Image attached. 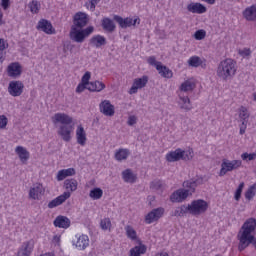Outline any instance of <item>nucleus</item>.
I'll use <instances>...</instances> for the list:
<instances>
[{"instance_id":"obj_3","label":"nucleus","mask_w":256,"mask_h":256,"mask_svg":"<svg viewBox=\"0 0 256 256\" xmlns=\"http://www.w3.org/2000/svg\"><path fill=\"white\" fill-rule=\"evenodd\" d=\"M184 189H178L170 195V201L172 203H183L189 195L195 193L197 189V180H187L183 182Z\"/></svg>"},{"instance_id":"obj_22","label":"nucleus","mask_w":256,"mask_h":256,"mask_svg":"<svg viewBox=\"0 0 256 256\" xmlns=\"http://www.w3.org/2000/svg\"><path fill=\"white\" fill-rule=\"evenodd\" d=\"M178 105L182 111L189 112L193 109V104L189 96H179Z\"/></svg>"},{"instance_id":"obj_49","label":"nucleus","mask_w":256,"mask_h":256,"mask_svg":"<svg viewBox=\"0 0 256 256\" xmlns=\"http://www.w3.org/2000/svg\"><path fill=\"white\" fill-rule=\"evenodd\" d=\"M0 5L4 11H7L11 7V0H1Z\"/></svg>"},{"instance_id":"obj_26","label":"nucleus","mask_w":256,"mask_h":256,"mask_svg":"<svg viewBox=\"0 0 256 256\" xmlns=\"http://www.w3.org/2000/svg\"><path fill=\"white\" fill-rule=\"evenodd\" d=\"M75 170L74 168H67V169H62L58 171L56 179L57 181H63L67 179V177H73L75 175Z\"/></svg>"},{"instance_id":"obj_13","label":"nucleus","mask_w":256,"mask_h":256,"mask_svg":"<svg viewBox=\"0 0 256 256\" xmlns=\"http://www.w3.org/2000/svg\"><path fill=\"white\" fill-rule=\"evenodd\" d=\"M45 195V188H43V184H34L32 188H30L29 191V197L30 199H33L34 201H40L41 197Z\"/></svg>"},{"instance_id":"obj_52","label":"nucleus","mask_w":256,"mask_h":256,"mask_svg":"<svg viewBox=\"0 0 256 256\" xmlns=\"http://www.w3.org/2000/svg\"><path fill=\"white\" fill-rule=\"evenodd\" d=\"M255 195L256 193L250 188L245 192V198L248 199V201H251Z\"/></svg>"},{"instance_id":"obj_47","label":"nucleus","mask_w":256,"mask_h":256,"mask_svg":"<svg viewBox=\"0 0 256 256\" xmlns=\"http://www.w3.org/2000/svg\"><path fill=\"white\" fill-rule=\"evenodd\" d=\"M89 79H91V72H85V74L82 76L81 83H84L89 87V85L91 84V82H89Z\"/></svg>"},{"instance_id":"obj_10","label":"nucleus","mask_w":256,"mask_h":256,"mask_svg":"<svg viewBox=\"0 0 256 256\" xmlns=\"http://www.w3.org/2000/svg\"><path fill=\"white\" fill-rule=\"evenodd\" d=\"M114 21H116V23H118L119 27H121V29H127V27H135V25H139V23H141V19L136 18L133 20V18H123L119 15H114Z\"/></svg>"},{"instance_id":"obj_62","label":"nucleus","mask_w":256,"mask_h":256,"mask_svg":"<svg viewBox=\"0 0 256 256\" xmlns=\"http://www.w3.org/2000/svg\"><path fill=\"white\" fill-rule=\"evenodd\" d=\"M254 101H256V92L253 94Z\"/></svg>"},{"instance_id":"obj_23","label":"nucleus","mask_w":256,"mask_h":256,"mask_svg":"<svg viewBox=\"0 0 256 256\" xmlns=\"http://www.w3.org/2000/svg\"><path fill=\"white\" fill-rule=\"evenodd\" d=\"M101 26L106 33H113L116 29L115 22L109 17H104L101 21Z\"/></svg>"},{"instance_id":"obj_1","label":"nucleus","mask_w":256,"mask_h":256,"mask_svg":"<svg viewBox=\"0 0 256 256\" xmlns=\"http://www.w3.org/2000/svg\"><path fill=\"white\" fill-rule=\"evenodd\" d=\"M52 122L54 125L60 123L57 133L63 141L69 143L71 141V133H73V125H71L73 123V117L65 113H56L52 117Z\"/></svg>"},{"instance_id":"obj_50","label":"nucleus","mask_w":256,"mask_h":256,"mask_svg":"<svg viewBox=\"0 0 256 256\" xmlns=\"http://www.w3.org/2000/svg\"><path fill=\"white\" fill-rule=\"evenodd\" d=\"M87 87H89L88 84L81 82L80 84H78V86L76 88V93H83V91H85V89H87Z\"/></svg>"},{"instance_id":"obj_12","label":"nucleus","mask_w":256,"mask_h":256,"mask_svg":"<svg viewBox=\"0 0 256 256\" xmlns=\"http://www.w3.org/2000/svg\"><path fill=\"white\" fill-rule=\"evenodd\" d=\"M7 73L8 77H11L12 79H19L23 73V67L19 62H13L8 66Z\"/></svg>"},{"instance_id":"obj_5","label":"nucleus","mask_w":256,"mask_h":256,"mask_svg":"<svg viewBox=\"0 0 256 256\" xmlns=\"http://www.w3.org/2000/svg\"><path fill=\"white\" fill-rule=\"evenodd\" d=\"M95 31V27L88 26L87 28H77L75 26H71V30L69 33V38L74 43H84L85 39L89 37Z\"/></svg>"},{"instance_id":"obj_41","label":"nucleus","mask_w":256,"mask_h":256,"mask_svg":"<svg viewBox=\"0 0 256 256\" xmlns=\"http://www.w3.org/2000/svg\"><path fill=\"white\" fill-rule=\"evenodd\" d=\"M111 219L110 218H104L100 221V228L102 231H107L108 229L111 230Z\"/></svg>"},{"instance_id":"obj_59","label":"nucleus","mask_w":256,"mask_h":256,"mask_svg":"<svg viewBox=\"0 0 256 256\" xmlns=\"http://www.w3.org/2000/svg\"><path fill=\"white\" fill-rule=\"evenodd\" d=\"M249 188H250L253 192L256 193V182H255L252 186H250Z\"/></svg>"},{"instance_id":"obj_54","label":"nucleus","mask_w":256,"mask_h":256,"mask_svg":"<svg viewBox=\"0 0 256 256\" xmlns=\"http://www.w3.org/2000/svg\"><path fill=\"white\" fill-rule=\"evenodd\" d=\"M101 0H89L90 3V11H95V7L100 3Z\"/></svg>"},{"instance_id":"obj_35","label":"nucleus","mask_w":256,"mask_h":256,"mask_svg":"<svg viewBox=\"0 0 256 256\" xmlns=\"http://www.w3.org/2000/svg\"><path fill=\"white\" fill-rule=\"evenodd\" d=\"M125 231H126V237L128 239H131L132 241H136L137 239V231H135V228L131 225L125 226Z\"/></svg>"},{"instance_id":"obj_61","label":"nucleus","mask_w":256,"mask_h":256,"mask_svg":"<svg viewBox=\"0 0 256 256\" xmlns=\"http://www.w3.org/2000/svg\"><path fill=\"white\" fill-rule=\"evenodd\" d=\"M41 256H53V255H51V253H48V254H44V255H41Z\"/></svg>"},{"instance_id":"obj_40","label":"nucleus","mask_w":256,"mask_h":256,"mask_svg":"<svg viewBox=\"0 0 256 256\" xmlns=\"http://www.w3.org/2000/svg\"><path fill=\"white\" fill-rule=\"evenodd\" d=\"M239 119H241V121H249V112L245 106H241L239 109Z\"/></svg>"},{"instance_id":"obj_21","label":"nucleus","mask_w":256,"mask_h":256,"mask_svg":"<svg viewBox=\"0 0 256 256\" xmlns=\"http://www.w3.org/2000/svg\"><path fill=\"white\" fill-rule=\"evenodd\" d=\"M54 227H58L59 229H69V227H71V220L66 216H57L54 220Z\"/></svg>"},{"instance_id":"obj_44","label":"nucleus","mask_w":256,"mask_h":256,"mask_svg":"<svg viewBox=\"0 0 256 256\" xmlns=\"http://www.w3.org/2000/svg\"><path fill=\"white\" fill-rule=\"evenodd\" d=\"M207 35V32L205 30H198L194 33V38L196 41H202V39H205Z\"/></svg>"},{"instance_id":"obj_6","label":"nucleus","mask_w":256,"mask_h":256,"mask_svg":"<svg viewBox=\"0 0 256 256\" xmlns=\"http://www.w3.org/2000/svg\"><path fill=\"white\" fill-rule=\"evenodd\" d=\"M191 215L194 217H199V215H203L207 213L209 209V203L203 199L194 200L191 202Z\"/></svg>"},{"instance_id":"obj_17","label":"nucleus","mask_w":256,"mask_h":256,"mask_svg":"<svg viewBox=\"0 0 256 256\" xmlns=\"http://www.w3.org/2000/svg\"><path fill=\"white\" fill-rule=\"evenodd\" d=\"M69 197H71V192H69V191L64 192L62 195L51 200L48 203V208L55 209V207H59V205H63V203H65L66 199H69Z\"/></svg>"},{"instance_id":"obj_46","label":"nucleus","mask_w":256,"mask_h":256,"mask_svg":"<svg viewBox=\"0 0 256 256\" xmlns=\"http://www.w3.org/2000/svg\"><path fill=\"white\" fill-rule=\"evenodd\" d=\"M241 159L243 160V161H247V160H249V161H255V159H256V153H243L242 155H241Z\"/></svg>"},{"instance_id":"obj_28","label":"nucleus","mask_w":256,"mask_h":256,"mask_svg":"<svg viewBox=\"0 0 256 256\" xmlns=\"http://www.w3.org/2000/svg\"><path fill=\"white\" fill-rule=\"evenodd\" d=\"M131 152L127 148H120L115 152L116 161H127Z\"/></svg>"},{"instance_id":"obj_2","label":"nucleus","mask_w":256,"mask_h":256,"mask_svg":"<svg viewBox=\"0 0 256 256\" xmlns=\"http://www.w3.org/2000/svg\"><path fill=\"white\" fill-rule=\"evenodd\" d=\"M216 75L221 81H230L237 75V62L231 58L220 61L216 68Z\"/></svg>"},{"instance_id":"obj_18","label":"nucleus","mask_w":256,"mask_h":256,"mask_svg":"<svg viewBox=\"0 0 256 256\" xmlns=\"http://www.w3.org/2000/svg\"><path fill=\"white\" fill-rule=\"evenodd\" d=\"M187 11H189V13H196L198 15H203V13H207V7H205V5L201 3L192 2L187 5Z\"/></svg>"},{"instance_id":"obj_7","label":"nucleus","mask_w":256,"mask_h":256,"mask_svg":"<svg viewBox=\"0 0 256 256\" xmlns=\"http://www.w3.org/2000/svg\"><path fill=\"white\" fill-rule=\"evenodd\" d=\"M241 165H243V162L241 160L230 161V160L224 159L221 164L219 176L225 177V175H227V173H229L231 171H235V169H239V167H241Z\"/></svg>"},{"instance_id":"obj_8","label":"nucleus","mask_w":256,"mask_h":256,"mask_svg":"<svg viewBox=\"0 0 256 256\" xmlns=\"http://www.w3.org/2000/svg\"><path fill=\"white\" fill-rule=\"evenodd\" d=\"M24 89L25 84H23L20 80H13L8 84V93L11 95V97H21Z\"/></svg>"},{"instance_id":"obj_27","label":"nucleus","mask_w":256,"mask_h":256,"mask_svg":"<svg viewBox=\"0 0 256 256\" xmlns=\"http://www.w3.org/2000/svg\"><path fill=\"white\" fill-rule=\"evenodd\" d=\"M107 43V39L102 35H95L90 39V45L92 47H96L99 49V47H103Z\"/></svg>"},{"instance_id":"obj_20","label":"nucleus","mask_w":256,"mask_h":256,"mask_svg":"<svg viewBox=\"0 0 256 256\" xmlns=\"http://www.w3.org/2000/svg\"><path fill=\"white\" fill-rule=\"evenodd\" d=\"M76 139L78 145H81V147H85L87 143V133L85 132V128H83L82 125H79L76 129Z\"/></svg>"},{"instance_id":"obj_9","label":"nucleus","mask_w":256,"mask_h":256,"mask_svg":"<svg viewBox=\"0 0 256 256\" xmlns=\"http://www.w3.org/2000/svg\"><path fill=\"white\" fill-rule=\"evenodd\" d=\"M165 215V208L158 207L152 209L146 216H145V223L146 225H151V223L157 222L161 217Z\"/></svg>"},{"instance_id":"obj_38","label":"nucleus","mask_w":256,"mask_h":256,"mask_svg":"<svg viewBox=\"0 0 256 256\" xmlns=\"http://www.w3.org/2000/svg\"><path fill=\"white\" fill-rule=\"evenodd\" d=\"M8 44L5 46V39L0 38V63L5 61V49H7Z\"/></svg>"},{"instance_id":"obj_51","label":"nucleus","mask_w":256,"mask_h":256,"mask_svg":"<svg viewBox=\"0 0 256 256\" xmlns=\"http://www.w3.org/2000/svg\"><path fill=\"white\" fill-rule=\"evenodd\" d=\"M180 209L182 211V216L186 215V213H190V215H191V204H188L187 206L182 205V206H180Z\"/></svg>"},{"instance_id":"obj_19","label":"nucleus","mask_w":256,"mask_h":256,"mask_svg":"<svg viewBox=\"0 0 256 256\" xmlns=\"http://www.w3.org/2000/svg\"><path fill=\"white\" fill-rule=\"evenodd\" d=\"M73 245H75L76 249H79V251H85V249L89 247V236L85 234L80 235L76 241L73 242Z\"/></svg>"},{"instance_id":"obj_29","label":"nucleus","mask_w":256,"mask_h":256,"mask_svg":"<svg viewBox=\"0 0 256 256\" xmlns=\"http://www.w3.org/2000/svg\"><path fill=\"white\" fill-rule=\"evenodd\" d=\"M243 16L247 21H256V5L246 8L243 12Z\"/></svg>"},{"instance_id":"obj_16","label":"nucleus","mask_w":256,"mask_h":256,"mask_svg":"<svg viewBox=\"0 0 256 256\" xmlns=\"http://www.w3.org/2000/svg\"><path fill=\"white\" fill-rule=\"evenodd\" d=\"M149 83V77L143 76L142 78H136L132 84V87L129 90L130 95H134L139 91V89H143L145 85Z\"/></svg>"},{"instance_id":"obj_53","label":"nucleus","mask_w":256,"mask_h":256,"mask_svg":"<svg viewBox=\"0 0 256 256\" xmlns=\"http://www.w3.org/2000/svg\"><path fill=\"white\" fill-rule=\"evenodd\" d=\"M249 121H242V124L240 125V135H245V131L247 130V124Z\"/></svg>"},{"instance_id":"obj_39","label":"nucleus","mask_w":256,"mask_h":256,"mask_svg":"<svg viewBox=\"0 0 256 256\" xmlns=\"http://www.w3.org/2000/svg\"><path fill=\"white\" fill-rule=\"evenodd\" d=\"M29 8L31 13H39V9H41V3H39L37 0H32L29 3Z\"/></svg>"},{"instance_id":"obj_11","label":"nucleus","mask_w":256,"mask_h":256,"mask_svg":"<svg viewBox=\"0 0 256 256\" xmlns=\"http://www.w3.org/2000/svg\"><path fill=\"white\" fill-rule=\"evenodd\" d=\"M87 23H89L87 13L77 12L73 17L72 27H76V29H83V27L87 26Z\"/></svg>"},{"instance_id":"obj_37","label":"nucleus","mask_w":256,"mask_h":256,"mask_svg":"<svg viewBox=\"0 0 256 256\" xmlns=\"http://www.w3.org/2000/svg\"><path fill=\"white\" fill-rule=\"evenodd\" d=\"M188 65L190 67H201L203 65V60L199 56H192L188 60Z\"/></svg>"},{"instance_id":"obj_42","label":"nucleus","mask_w":256,"mask_h":256,"mask_svg":"<svg viewBox=\"0 0 256 256\" xmlns=\"http://www.w3.org/2000/svg\"><path fill=\"white\" fill-rule=\"evenodd\" d=\"M163 182L161 180H154L150 183V189L153 191H159V189H162Z\"/></svg>"},{"instance_id":"obj_15","label":"nucleus","mask_w":256,"mask_h":256,"mask_svg":"<svg viewBox=\"0 0 256 256\" xmlns=\"http://www.w3.org/2000/svg\"><path fill=\"white\" fill-rule=\"evenodd\" d=\"M100 113L105 117H113L115 115V106L111 104V101L104 100L99 105Z\"/></svg>"},{"instance_id":"obj_4","label":"nucleus","mask_w":256,"mask_h":256,"mask_svg":"<svg viewBox=\"0 0 256 256\" xmlns=\"http://www.w3.org/2000/svg\"><path fill=\"white\" fill-rule=\"evenodd\" d=\"M195 157V152L192 148L188 150H183L178 148L174 151H170L166 154L165 159L168 163H175L177 161H191Z\"/></svg>"},{"instance_id":"obj_25","label":"nucleus","mask_w":256,"mask_h":256,"mask_svg":"<svg viewBox=\"0 0 256 256\" xmlns=\"http://www.w3.org/2000/svg\"><path fill=\"white\" fill-rule=\"evenodd\" d=\"M15 153L18 155L21 163H27V161H29V151H27L23 146H17L15 148Z\"/></svg>"},{"instance_id":"obj_48","label":"nucleus","mask_w":256,"mask_h":256,"mask_svg":"<svg viewBox=\"0 0 256 256\" xmlns=\"http://www.w3.org/2000/svg\"><path fill=\"white\" fill-rule=\"evenodd\" d=\"M7 123H9L7 116L1 115L0 116V129H5V127H7Z\"/></svg>"},{"instance_id":"obj_30","label":"nucleus","mask_w":256,"mask_h":256,"mask_svg":"<svg viewBox=\"0 0 256 256\" xmlns=\"http://www.w3.org/2000/svg\"><path fill=\"white\" fill-rule=\"evenodd\" d=\"M157 71L161 77H164L165 79H171L173 77V71L169 69L167 66L157 65Z\"/></svg>"},{"instance_id":"obj_31","label":"nucleus","mask_w":256,"mask_h":256,"mask_svg":"<svg viewBox=\"0 0 256 256\" xmlns=\"http://www.w3.org/2000/svg\"><path fill=\"white\" fill-rule=\"evenodd\" d=\"M87 89H88V91L99 93V92L103 91V89H105V83H103L101 81H93V82H90Z\"/></svg>"},{"instance_id":"obj_55","label":"nucleus","mask_w":256,"mask_h":256,"mask_svg":"<svg viewBox=\"0 0 256 256\" xmlns=\"http://www.w3.org/2000/svg\"><path fill=\"white\" fill-rule=\"evenodd\" d=\"M172 217H183L181 207H177L175 211L172 212Z\"/></svg>"},{"instance_id":"obj_36","label":"nucleus","mask_w":256,"mask_h":256,"mask_svg":"<svg viewBox=\"0 0 256 256\" xmlns=\"http://www.w3.org/2000/svg\"><path fill=\"white\" fill-rule=\"evenodd\" d=\"M89 197L94 201H97L103 197V190L101 188H94L90 191Z\"/></svg>"},{"instance_id":"obj_33","label":"nucleus","mask_w":256,"mask_h":256,"mask_svg":"<svg viewBox=\"0 0 256 256\" xmlns=\"http://www.w3.org/2000/svg\"><path fill=\"white\" fill-rule=\"evenodd\" d=\"M195 87H196L195 82L191 80H186L180 85L179 90L183 91V93H187L189 91H193Z\"/></svg>"},{"instance_id":"obj_45","label":"nucleus","mask_w":256,"mask_h":256,"mask_svg":"<svg viewBox=\"0 0 256 256\" xmlns=\"http://www.w3.org/2000/svg\"><path fill=\"white\" fill-rule=\"evenodd\" d=\"M147 63L150 64L152 67H155L156 70H157V65H163V63L157 61V58H155V56L148 57Z\"/></svg>"},{"instance_id":"obj_24","label":"nucleus","mask_w":256,"mask_h":256,"mask_svg":"<svg viewBox=\"0 0 256 256\" xmlns=\"http://www.w3.org/2000/svg\"><path fill=\"white\" fill-rule=\"evenodd\" d=\"M122 179L125 183H136L137 182V174L133 173V170L126 169L122 171Z\"/></svg>"},{"instance_id":"obj_32","label":"nucleus","mask_w":256,"mask_h":256,"mask_svg":"<svg viewBox=\"0 0 256 256\" xmlns=\"http://www.w3.org/2000/svg\"><path fill=\"white\" fill-rule=\"evenodd\" d=\"M147 253V246L145 244H140L139 246H135L130 250L129 256H141Z\"/></svg>"},{"instance_id":"obj_14","label":"nucleus","mask_w":256,"mask_h":256,"mask_svg":"<svg viewBox=\"0 0 256 256\" xmlns=\"http://www.w3.org/2000/svg\"><path fill=\"white\" fill-rule=\"evenodd\" d=\"M36 29L38 31H43V33H46V35H54L55 28H53V24L47 19H41L39 20Z\"/></svg>"},{"instance_id":"obj_60","label":"nucleus","mask_w":256,"mask_h":256,"mask_svg":"<svg viewBox=\"0 0 256 256\" xmlns=\"http://www.w3.org/2000/svg\"><path fill=\"white\" fill-rule=\"evenodd\" d=\"M151 201H155V196H150Z\"/></svg>"},{"instance_id":"obj_57","label":"nucleus","mask_w":256,"mask_h":256,"mask_svg":"<svg viewBox=\"0 0 256 256\" xmlns=\"http://www.w3.org/2000/svg\"><path fill=\"white\" fill-rule=\"evenodd\" d=\"M128 125H130V126H133V125H135V123H137V117H135V116H130L129 118H128Z\"/></svg>"},{"instance_id":"obj_34","label":"nucleus","mask_w":256,"mask_h":256,"mask_svg":"<svg viewBox=\"0 0 256 256\" xmlns=\"http://www.w3.org/2000/svg\"><path fill=\"white\" fill-rule=\"evenodd\" d=\"M79 183L75 179H66L64 181V187L67 191H77V186Z\"/></svg>"},{"instance_id":"obj_56","label":"nucleus","mask_w":256,"mask_h":256,"mask_svg":"<svg viewBox=\"0 0 256 256\" xmlns=\"http://www.w3.org/2000/svg\"><path fill=\"white\" fill-rule=\"evenodd\" d=\"M52 243L54 245H58V247L61 245V236L55 235L53 236Z\"/></svg>"},{"instance_id":"obj_43","label":"nucleus","mask_w":256,"mask_h":256,"mask_svg":"<svg viewBox=\"0 0 256 256\" xmlns=\"http://www.w3.org/2000/svg\"><path fill=\"white\" fill-rule=\"evenodd\" d=\"M243 187H245V182H241L238 188L236 189V192L234 195L235 201H239V199H241V194L243 193Z\"/></svg>"},{"instance_id":"obj_58","label":"nucleus","mask_w":256,"mask_h":256,"mask_svg":"<svg viewBox=\"0 0 256 256\" xmlns=\"http://www.w3.org/2000/svg\"><path fill=\"white\" fill-rule=\"evenodd\" d=\"M205 1V3H208V5H215L216 0H202Z\"/></svg>"}]
</instances>
